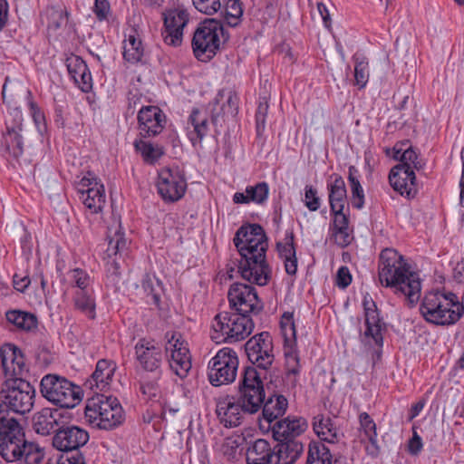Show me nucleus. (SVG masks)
I'll use <instances>...</instances> for the list:
<instances>
[{"mask_svg":"<svg viewBox=\"0 0 464 464\" xmlns=\"http://www.w3.org/2000/svg\"><path fill=\"white\" fill-rule=\"evenodd\" d=\"M74 308L84 314L89 319L96 318V300L92 287L76 290L72 295Z\"/></svg>","mask_w":464,"mask_h":464,"instance_id":"nucleus-40","label":"nucleus"},{"mask_svg":"<svg viewBox=\"0 0 464 464\" xmlns=\"http://www.w3.org/2000/svg\"><path fill=\"white\" fill-rule=\"evenodd\" d=\"M365 330L360 331L361 342L364 345L378 348V356L381 355L383 346V334L387 331L386 323L382 316L381 310L371 295L366 293L362 299Z\"/></svg>","mask_w":464,"mask_h":464,"instance_id":"nucleus-10","label":"nucleus"},{"mask_svg":"<svg viewBox=\"0 0 464 464\" xmlns=\"http://www.w3.org/2000/svg\"><path fill=\"white\" fill-rule=\"evenodd\" d=\"M243 12V3L240 0H227L225 13H221V15L227 19L228 26L237 27L241 23Z\"/></svg>","mask_w":464,"mask_h":464,"instance_id":"nucleus-48","label":"nucleus"},{"mask_svg":"<svg viewBox=\"0 0 464 464\" xmlns=\"http://www.w3.org/2000/svg\"><path fill=\"white\" fill-rule=\"evenodd\" d=\"M69 107L65 101L53 102V122L59 129H64L66 126V120L69 114Z\"/></svg>","mask_w":464,"mask_h":464,"instance_id":"nucleus-56","label":"nucleus"},{"mask_svg":"<svg viewBox=\"0 0 464 464\" xmlns=\"http://www.w3.org/2000/svg\"><path fill=\"white\" fill-rule=\"evenodd\" d=\"M295 344L296 343H295L294 342L291 344L289 343L286 345L284 344L287 375H297L300 372L299 355L295 349Z\"/></svg>","mask_w":464,"mask_h":464,"instance_id":"nucleus-50","label":"nucleus"},{"mask_svg":"<svg viewBox=\"0 0 464 464\" xmlns=\"http://www.w3.org/2000/svg\"><path fill=\"white\" fill-rule=\"evenodd\" d=\"M165 408H147L142 413V420L144 423H152L155 430L160 429V423L165 420Z\"/></svg>","mask_w":464,"mask_h":464,"instance_id":"nucleus-58","label":"nucleus"},{"mask_svg":"<svg viewBox=\"0 0 464 464\" xmlns=\"http://www.w3.org/2000/svg\"><path fill=\"white\" fill-rule=\"evenodd\" d=\"M272 378L264 386L262 377L257 372V367L249 365L244 368L242 378L239 382L238 391L243 404L228 402L227 406H268L276 399L275 406H288V401L285 396L276 391Z\"/></svg>","mask_w":464,"mask_h":464,"instance_id":"nucleus-3","label":"nucleus"},{"mask_svg":"<svg viewBox=\"0 0 464 464\" xmlns=\"http://www.w3.org/2000/svg\"><path fill=\"white\" fill-rule=\"evenodd\" d=\"M90 440L89 432L82 427L70 424L68 419L56 429L53 437V446L57 450L68 452V450H80Z\"/></svg>","mask_w":464,"mask_h":464,"instance_id":"nucleus-17","label":"nucleus"},{"mask_svg":"<svg viewBox=\"0 0 464 464\" xmlns=\"http://www.w3.org/2000/svg\"><path fill=\"white\" fill-rule=\"evenodd\" d=\"M304 205L310 211H317L321 207V198L318 197L317 189L312 185L304 187Z\"/></svg>","mask_w":464,"mask_h":464,"instance_id":"nucleus-61","label":"nucleus"},{"mask_svg":"<svg viewBox=\"0 0 464 464\" xmlns=\"http://www.w3.org/2000/svg\"><path fill=\"white\" fill-rule=\"evenodd\" d=\"M25 102L34 124L37 132L41 137H46L49 135L48 124L45 113L39 104L34 101L33 92L30 89L25 90Z\"/></svg>","mask_w":464,"mask_h":464,"instance_id":"nucleus-38","label":"nucleus"},{"mask_svg":"<svg viewBox=\"0 0 464 464\" xmlns=\"http://www.w3.org/2000/svg\"><path fill=\"white\" fill-rule=\"evenodd\" d=\"M239 258L231 261L227 265V274L229 279L234 277L233 273L237 269V273L240 276L249 282L260 286L266 285L272 276V268L266 260V252L268 247L259 245H241L237 243L236 246Z\"/></svg>","mask_w":464,"mask_h":464,"instance_id":"nucleus-2","label":"nucleus"},{"mask_svg":"<svg viewBox=\"0 0 464 464\" xmlns=\"http://www.w3.org/2000/svg\"><path fill=\"white\" fill-rule=\"evenodd\" d=\"M186 135L195 150L201 148L203 140V116L198 108L194 107L187 120L185 126Z\"/></svg>","mask_w":464,"mask_h":464,"instance_id":"nucleus-36","label":"nucleus"},{"mask_svg":"<svg viewBox=\"0 0 464 464\" xmlns=\"http://www.w3.org/2000/svg\"><path fill=\"white\" fill-rule=\"evenodd\" d=\"M115 372V364L106 359L97 362L95 370L83 382L82 388L90 390L85 406H121L117 397L108 391Z\"/></svg>","mask_w":464,"mask_h":464,"instance_id":"nucleus-7","label":"nucleus"},{"mask_svg":"<svg viewBox=\"0 0 464 464\" xmlns=\"http://www.w3.org/2000/svg\"><path fill=\"white\" fill-rule=\"evenodd\" d=\"M134 147L137 151L140 152L143 160L149 164L156 163L163 155L162 149L150 142L135 140Z\"/></svg>","mask_w":464,"mask_h":464,"instance_id":"nucleus-47","label":"nucleus"},{"mask_svg":"<svg viewBox=\"0 0 464 464\" xmlns=\"http://www.w3.org/2000/svg\"><path fill=\"white\" fill-rule=\"evenodd\" d=\"M230 34L221 20L205 18V63L210 61L229 40Z\"/></svg>","mask_w":464,"mask_h":464,"instance_id":"nucleus-23","label":"nucleus"},{"mask_svg":"<svg viewBox=\"0 0 464 464\" xmlns=\"http://www.w3.org/2000/svg\"><path fill=\"white\" fill-rule=\"evenodd\" d=\"M122 59L131 65L148 64L143 42L135 28L130 30L123 42Z\"/></svg>","mask_w":464,"mask_h":464,"instance_id":"nucleus-30","label":"nucleus"},{"mask_svg":"<svg viewBox=\"0 0 464 464\" xmlns=\"http://www.w3.org/2000/svg\"><path fill=\"white\" fill-rule=\"evenodd\" d=\"M251 365L267 371L275 361L274 343L269 332L264 331L250 337L244 345Z\"/></svg>","mask_w":464,"mask_h":464,"instance_id":"nucleus-15","label":"nucleus"},{"mask_svg":"<svg viewBox=\"0 0 464 464\" xmlns=\"http://www.w3.org/2000/svg\"><path fill=\"white\" fill-rule=\"evenodd\" d=\"M251 315L231 310L218 313L215 315L211 325V340L220 343L246 339L255 327Z\"/></svg>","mask_w":464,"mask_h":464,"instance_id":"nucleus-6","label":"nucleus"},{"mask_svg":"<svg viewBox=\"0 0 464 464\" xmlns=\"http://www.w3.org/2000/svg\"><path fill=\"white\" fill-rule=\"evenodd\" d=\"M411 269L407 259L394 248H384L378 260V278L382 286L389 288L402 282L405 274Z\"/></svg>","mask_w":464,"mask_h":464,"instance_id":"nucleus-11","label":"nucleus"},{"mask_svg":"<svg viewBox=\"0 0 464 464\" xmlns=\"http://www.w3.org/2000/svg\"><path fill=\"white\" fill-rule=\"evenodd\" d=\"M5 318L13 329L25 334H34L39 326V319L34 313L18 308H11L5 311Z\"/></svg>","mask_w":464,"mask_h":464,"instance_id":"nucleus-29","label":"nucleus"},{"mask_svg":"<svg viewBox=\"0 0 464 464\" xmlns=\"http://www.w3.org/2000/svg\"><path fill=\"white\" fill-rule=\"evenodd\" d=\"M86 464L84 454L80 450H68L63 452L58 459L57 464Z\"/></svg>","mask_w":464,"mask_h":464,"instance_id":"nucleus-63","label":"nucleus"},{"mask_svg":"<svg viewBox=\"0 0 464 464\" xmlns=\"http://www.w3.org/2000/svg\"><path fill=\"white\" fill-rule=\"evenodd\" d=\"M9 82H10V78L8 76H6L5 82L3 84V87H2V92H1L3 103L7 108V114H6L5 118H9L10 113L13 112V111H18L20 112H23L21 107L18 104V101L16 99V96L18 95V93L14 92H9V91L7 89V85H8Z\"/></svg>","mask_w":464,"mask_h":464,"instance_id":"nucleus-54","label":"nucleus"},{"mask_svg":"<svg viewBox=\"0 0 464 464\" xmlns=\"http://www.w3.org/2000/svg\"><path fill=\"white\" fill-rule=\"evenodd\" d=\"M280 328L284 336L285 345L290 343L289 335L293 338V342H296V330L294 321L293 312H285L280 320Z\"/></svg>","mask_w":464,"mask_h":464,"instance_id":"nucleus-52","label":"nucleus"},{"mask_svg":"<svg viewBox=\"0 0 464 464\" xmlns=\"http://www.w3.org/2000/svg\"><path fill=\"white\" fill-rule=\"evenodd\" d=\"M71 278V285L77 290H83L91 287V276L82 268L75 267L68 272Z\"/></svg>","mask_w":464,"mask_h":464,"instance_id":"nucleus-55","label":"nucleus"},{"mask_svg":"<svg viewBox=\"0 0 464 464\" xmlns=\"http://www.w3.org/2000/svg\"><path fill=\"white\" fill-rule=\"evenodd\" d=\"M260 408H216L218 418L226 428H235L242 423L245 413L255 414Z\"/></svg>","mask_w":464,"mask_h":464,"instance_id":"nucleus-42","label":"nucleus"},{"mask_svg":"<svg viewBox=\"0 0 464 464\" xmlns=\"http://www.w3.org/2000/svg\"><path fill=\"white\" fill-rule=\"evenodd\" d=\"M71 13L66 7L63 9H55L51 15V19L48 24V28L53 31H57L63 27L64 23H68Z\"/></svg>","mask_w":464,"mask_h":464,"instance_id":"nucleus-60","label":"nucleus"},{"mask_svg":"<svg viewBox=\"0 0 464 464\" xmlns=\"http://www.w3.org/2000/svg\"><path fill=\"white\" fill-rule=\"evenodd\" d=\"M285 242H276V248L280 258L284 260L287 275L295 276L297 272V257L293 229L285 231Z\"/></svg>","mask_w":464,"mask_h":464,"instance_id":"nucleus-32","label":"nucleus"},{"mask_svg":"<svg viewBox=\"0 0 464 464\" xmlns=\"http://www.w3.org/2000/svg\"><path fill=\"white\" fill-rule=\"evenodd\" d=\"M248 228L250 236H257L255 238L251 239H244L243 244L247 245V243H251V245H259L262 246V245H265V247H268V238L265 232V229L260 224L253 223L252 226H250Z\"/></svg>","mask_w":464,"mask_h":464,"instance_id":"nucleus-59","label":"nucleus"},{"mask_svg":"<svg viewBox=\"0 0 464 464\" xmlns=\"http://www.w3.org/2000/svg\"><path fill=\"white\" fill-rule=\"evenodd\" d=\"M68 408H42V410L34 413L33 417V429L40 435L47 436L61 426L65 419L70 417L67 415Z\"/></svg>","mask_w":464,"mask_h":464,"instance_id":"nucleus-22","label":"nucleus"},{"mask_svg":"<svg viewBox=\"0 0 464 464\" xmlns=\"http://www.w3.org/2000/svg\"><path fill=\"white\" fill-rule=\"evenodd\" d=\"M331 214L334 217L333 219V235L341 236V241L338 242V245L342 247L347 246L351 243V238L349 235V224H350V211L349 208H347V212H344V208H337L334 210H330Z\"/></svg>","mask_w":464,"mask_h":464,"instance_id":"nucleus-39","label":"nucleus"},{"mask_svg":"<svg viewBox=\"0 0 464 464\" xmlns=\"http://www.w3.org/2000/svg\"><path fill=\"white\" fill-rule=\"evenodd\" d=\"M92 13L99 22L108 21L111 14V7L109 0H94Z\"/></svg>","mask_w":464,"mask_h":464,"instance_id":"nucleus-64","label":"nucleus"},{"mask_svg":"<svg viewBox=\"0 0 464 464\" xmlns=\"http://www.w3.org/2000/svg\"><path fill=\"white\" fill-rule=\"evenodd\" d=\"M34 453L38 454V444L26 440L19 421L4 415L0 408V456L6 462H14L22 460L24 456L30 459Z\"/></svg>","mask_w":464,"mask_h":464,"instance_id":"nucleus-4","label":"nucleus"},{"mask_svg":"<svg viewBox=\"0 0 464 464\" xmlns=\"http://www.w3.org/2000/svg\"><path fill=\"white\" fill-rule=\"evenodd\" d=\"M163 39L170 46H179L182 44L183 29L189 21V14L184 8H169L162 13Z\"/></svg>","mask_w":464,"mask_h":464,"instance_id":"nucleus-18","label":"nucleus"},{"mask_svg":"<svg viewBox=\"0 0 464 464\" xmlns=\"http://www.w3.org/2000/svg\"><path fill=\"white\" fill-rule=\"evenodd\" d=\"M268 109V98L266 96H260L255 114L256 133L257 138H261L265 133Z\"/></svg>","mask_w":464,"mask_h":464,"instance_id":"nucleus-49","label":"nucleus"},{"mask_svg":"<svg viewBox=\"0 0 464 464\" xmlns=\"http://www.w3.org/2000/svg\"><path fill=\"white\" fill-rule=\"evenodd\" d=\"M135 354L141 368L147 372L159 370L162 363V349L153 341L140 339L135 345Z\"/></svg>","mask_w":464,"mask_h":464,"instance_id":"nucleus-26","label":"nucleus"},{"mask_svg":"<svg viewBox=\"0 0 464 464\" xmlns=\"http://www.w3.org/2000/svg\"><path fill=\"white\" fill-rule=\"evenodd\" d=\"M456 300L457 295L451 291H429L421 299L420 313L429 324L440 326L455 324L461 318V313L455 307ZM459 307L462 311V304Z\"/></svg>","mask_w":464,"mask_h":464,"instance_id":"nucleus-5","label":"nucleus"},{"mask_svg":"<svg viewBox=\"0 0 464 464\" xmlns=\"http://www.w3.org/2000/svg\"><path fill=\"white\" fill-rule=\"evenodd\" d=\"M89 422L99 430H112L126 419L123 408H83Z\"/></svg>","mask_w":464,"mask_h":464,"instance_id":"nucleus-21","label":"nucleus"},{"mask_svg":"<svg viewBox=\"0 0 464 464\" xmlns=\"http://www.w3.org/2000/svg\"><path fill=\"white\" fill-rule=\"evenodd\" d=\"M78 194L85 208L92 213L98 214L102 210L106 198L104 185L78 189Z\"/></svg>","mask_w":464,"mask_h":464,"instance_id":"nucleus-37","label":"nucleus"},{"mask_svg":"<svg viewBox=\"0 0 464 464\" xmlns=\"http://www.w3.org/2000/svg\"><path fill=\"white\" fill-rule=\"evenodd\" d=\"M286 408H262L259 428L271 430L275 445V464H295L304 452V444L297 437L308 427L303 417L279 419Z\"/></svg>","mask_w":464,"mask_h":464,"instance_id":"nucleus-1","label":"nucleus"},{"mask_svg":"<svg viewBox=\"0 0 464 464\" xmlns=\"http://www.w3.org/2000/svg\"><path fill=\"white\" fill-rule=\"evenodd\" d=\"M127 239L124 232L119 228L113 237L109 239L106 249L107 262L105 266L108 284L117 287L121 279V266L120 259L127 255Z\"/></svg>","mask_w":464,"mask_h":464,"instance_id":"nucleus-16","label":"nucleus"},{"mask_svg":"<svg viewBox=\"0 0 464 464\" xmlns=\"http://www.w3.org/2000/svg\"><path fill=\"white\" fill-rule=\"evenodd\" d=\"M187 186L185 172L179 166H167L158 171L157 192L165 203H174L182 198Z\"/></svg>","mask_w":464,"mask_h":464,"instance_id":"nucleus-12","label":"nucleus"},{"mask_svg":"<svg viewBox=\"0 0 464 464\" xmlns=\"http://www.w3.org/2000/svg\"><path fill=\"white\" fill-rule=\"evenodd\" d=\"M313 429L321 440L328 443H338L344 437L333 420L322 414L314 417Z\"/></svg>","mask_w":464,"mask_h":464,"instance_id":"nucleus-33","label":"nucleus"},{"mask_svg":"<svg viewBox=\"0 0 464 464\" xmlns=\"http://www.w3.org/2000/svg\"><path fill=\"white\" fill-rule=\"evenodd\" d=\"M332 453L322 441H311L305 464H332Z\"/></svg>","mask_w":464,"mask_h":464,"instance_id":"nucleus-44","label":"nucleus"},{"mask_svg":"<svg viewBox=\"0 0 464 464\" xmlns=\"http://www.w3.org/2000/svg\"><path fill=\"white\" fill-rule=\"evenodd\" d=\"M280 328L284 336L285 345L290 343L289 335L293 338V342H296V330L294 321L293 312H285L280 320Z\"/></svg>","mask_w":464,"mask_h":464,"instance_id":"nucleus-51","label":"nucleus"},{"mask_svg":"<svg viewBox=\"0 0 464 464\" xmlns=\"http://www.w3.org/2000/svg\"><path fill=\"white\" fill-rule=\"evenodd\" d=\"M395 295L404 297L408 305L413 307L420 297L421 282L417 272L411 269L395 286H390Z\"/></svg>","mask_w":464,"mask_h":464,"instance_id":"nucleus-28","label":"nucleus"},{"mask_svg":"<svg viewBox=\"0 0 464 464\" xmlns=\"http://www.w3.org/2000/svg\"><path fill=\"white\" fill-rule=\"evenodd\" d=\"M162 282L155 276L146 273L141 279V286L148 296H151V304L160 308L161 296L159 290L162 289Z\"/></svg>","mask_w":464,"mask_h":464,"instance_id":"nucleus-45","label":"nucleus"},{"mask_svg":"<svg viewBox=\"0 0 464 464\" xmlns=\"http://www.w3.org/2000/svg\"><path fill=\"white\" fill-rule=\"evenodd\" d=\"M138 129L142 138L155 137L162 132L166 124V115L155 105L142 106L138 111Z\"/></svg>","mask_w":464,"mask_h":464,"instance_id":"nucleus-20","label":"nucleus"},{"mask_svg":"<svg viewBox=\"0 0 464 464\" xmlns=\"http://www.w3.org/2000/svg\"><path fill=\"white\" fill-rule=\"evenodd\" d=\"M40 392L54 406H78L84 396L82 386L55 373H48L42 378Z\"/></svg>","mask_w":464,"mask_h":464,"instance_id":"nucleus-8","label":"nucleus"},{"mask_svg":"<svg viewBox=\"0 0 464 464\" xmlns=\"http://www.w3.org/2000/svg\"><path fill=\"white\" fill-rule=\"evenodd\" d=\"M34 388L28 382L21 380L17 387L7 391L0 406H34Z\"/></svg>","mask_w":464,"mask_h":464,"instance_id":"nucleus-31","label":"nucleus"},{"mask_svg":"<svg viewBox=\"0 0 464 464\" xmlns=\"http://www.w3.org/2000/svg\"><path fill=\"white\" fill-rule=\"evenodd\" d=\"M2 366L5 375L22 378L28 372L23 351L14 343H5L0 348Z\"/></svg>","mask_w":464,"mask_h":464,"instance_id":"nucleus-24","label":"nucleus"},{"mask_svg":"<svg viewBox=\"0 0 464 464\" xmlns=\"http://www.w3.org/2000/svg\"><path fill=\"white\" fill-rule=\"evenodd\" d=\"M354 62V84L362 89L366 86L369 80V63L368 59L362 53L353 55Z\"/></svg>","mask_w":464,"mask_h":464,"instance_id":"nucleus-46","label":"nucleus"},{"mask_svg":"<svg viewBox=\"0 0 464 464\" xmlns=\"http://www.w3.org/2000/svg\"><path fill=\"white\" fill-rule=\"evenodd\" d=\"M68 74L74 84L85 93L92 90L93 82L86 62L72 53L66 55L64 61Z\"/></svg>","mask_w":464,"mask_h":464,"instance_id":"nucleus-25","label":"nucleus"},{"mask_svg":"<svg viewBox=\"0 0 464 464\" xmlns=\"http://www.w3.org/2000/svg\"><path fill=\"white\" fill-rule=\"evenodd\" d=\"M238 358L228 347L219 350L208 365V378L211 385L218 387L231 383L237 377Z\"/></svg>","mask_w":464,"mask_h":464,"instance_id":"nucleus-13","label":"nucleus"},{"mask_svg":"<svg viewBox=\"0 0 464 464\" xmlns=\"http://www.w3.org/2000/svg\"><path fill=\"white\" fill-rule=\"evenodd\" d=\"M225 91H218L213 102L209 103L211 121L214 125H218L220 118L225 116L235 118L238 113L239 97L232 91L227 93V100L224 101Z\"/></svg>","mask_w":464,"mask_h":464,"instance_id":"nucleus-27","label":"nucleus"},{"mask_svg":"<svg viewBox=\"0 0 464 464\" xmlns=\"http://www.w3.org/2000/svg\"><path fill=\"white\" fill-rule=\"evenodd\" d=\"M191 44L195 57L203 62V21L198 24Z\"/></svg>","mask_w":464,"mask_h":464,"instance_id":"nucleus-62","label":"nucleus"},{"mask_svg":"<svg viewBox=\"0 0 464 464\" xmlns=\"http://www.w3.org/2000/svg\"><path fill=\"white\" fill-rule=\"evenodd\" d=\"M326 187L330 210L344 208L347 203V189L343 177L333 173L327 180Z\"/></svg>","mask_w":464,"mask_h":464,"instance_id":"nucleus-34","label":"nucleus"},{"mask_svg":"<svg viewBox=\"0 0 464 464\" xmlns=\"http://www.w3.org/2000/svg\"><path fill=\"white\" fill-rule=\"evenodd\" d=\"M246 193L248 194L251 202L263 204L268 198L269 186L265 181L258 182L254 186H247Z\"/></svg>","mask_w":464,"mask_h":464,"instance_id":"nucleus-53","label":"nucleus"},{"mask_svg":"<svg viewBox=\"0 0 464 464\" xmlns=\"http://www.w3.org/2000/svg\"><path fill=\"white\" fill-rule=\"evenodd\" d=\"M360 171L359 169L351 165L348 168V182L351 188V201L352 205L356 209H362L364 206V191L360 182Z\"/></svg>","mask_w":464,"mask_h":464,"instance_id":"nucleus-43","label":"nucleus"},{"mask_svg":"<svg viewBox=\"0 0 464 464\" xmlns=\"http://www.w3.org/2000/svg\"><path fill=\"white\" fill-rule=\"evenodd\" d=\"M247 464H275V447L264 439H258L248 447L246 452Z\"/></svg>","mask_w":464,"mask_h":464,"instance_id":"nucleus-35","label":"nucleus"},{"mask_svg":"<svg viewBox=\"0 0 464 464\" xmlns=\"http://www.w3.org/2000/svg\"><path fill=\"white\" fill-rule=\"evenodd\" d=\"M165 352L166 357H169V353L172 351L178 350L182 346L188 347V343L182 338V334L177 331H169L165 334Z\"/></svg>","mask_w":464,"mask_h":464,"instance_id":"nucleus-57","label":"nucleus"},{"mask_svg":"<svg viewBox=\"0 0 464 464\" xmlns=\"http://www.w3.org/2000/svg\"><path fill=\"white\" fill-rule=\"evenodd\" d=\"M391 187L408 199L414 198L419 191L417 179L411 166L397 164L389 172Z\"/></svg>","mask_w":464,"mask_h":464,"instance_id":"nucleus-19","label":"nucleus"},{"mask_svg":"<svg viewBox=\"0 0 464 464\" xmlns=\"http://www.w3.org/2000/svg\"><path fill=\"white\" fill-rule=\"evenodd\" d=\"M23 112L13 111L9 118H5V130L0 137V152L7 160L19 161L24 152Z\"/></svg>","mask_w":464,"mask_h":464,"instance_id":"nucleus-9","label":"nucleus"},{"mask_svg":"<svg viewBox=\"0 0 464 464\" xmlns=\"http://www.w3.org/2000/svg\"><path fill=\"white\" fill-rule=\"evenodd\" d=\"M169 365L170 369L180 378L187 376L191 369V356L188 347L182 346L178 350H173L169 353Z\"/></svg>","mask_w":464,"mask_h":464,"instance_id":"nucleus-41","label":"nucleus"},{"mask_svg":"<svg viewBox=\"0 0 464 464\" xmlns=\"http://www.w3.org/2000/svg\"><path fill=\"white\" fill-rule=\"evenodd\" d=\"M229 309L252 315H258L264 310V302L259 298L252 285L236 282L227 292Z\"/></svg>","mask_w":464,"mask_h":464,"instance_id":"nucleus-14","label":"nucleus"}]
</instances>
